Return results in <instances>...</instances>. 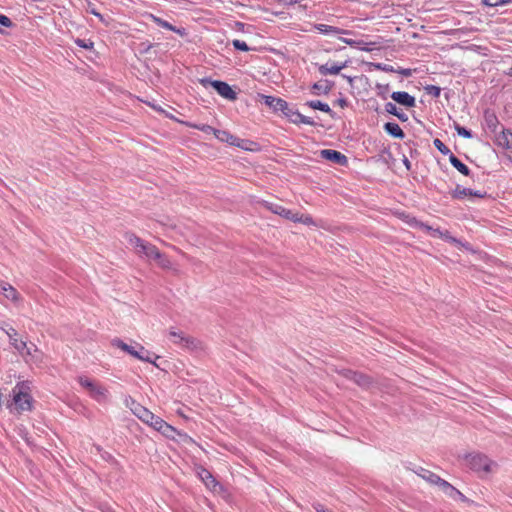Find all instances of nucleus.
I'll use <instances>...</instances> for the list:
<instances>
[{
  "instance_id": "nucleus-1",
  "label": "nucleus",
  "mask_w": 512,
  "mask_h": 512,
  "mask_svg": "<svg viewBox=\"0 0 512 512\" xmlns=\"http://www.w3.org/2000/svg\"><path fill=\"white\" fill-rule=\"evenodd\" d=\"M12 402L7 408L12 413L21 414L33 410L34 399L31 395V383L29 381L18 382L11 391Z\"/></svg>"
},
{
  "instance_id": "nucleus-2",
  "label": "nucleus",
  "mask_w": 512,
  "mask_h": 512,
  "mask_svg": "<svg viewBox=\"0 0 512 512\" xmlns=\"http://www.w3.org/2000/svg\"><path fill=\"white\" fill-rule=\"evenodd\" d=\"M137 254L141 257L144 256L157 261L158 265L162 268H169L171 266L170 260L155 245L149 242L145 241L140 249H138Z\"/></svg>"
},
{
  "instance_id": "nucleus-3",
  "label": "nucleus",
  "mask_w": 512,
  "mask_h": 512,
  "mask_svg": "<svg viewBox=\"0 0 512 512\" xmlns=\"http://www.w3.org/2000/svg\"><path fill=\"white\" fill-rule=\"evenodd\" d=\"M468 467L479 474H487L491 471L493 462L483 454H469L466 456Z\"/></svg>"
},
{
  "instance_id": "nucleus-4",
  "label": "nucleus",
  "mask_w": 512,
  "mask_h": 512,
  "mask_svg": "<svg viewBox=\"0 0 512 512\" xmlns=\"http://www.w3.org/2000/svg\"><path fill=\"white\" fill-rule=\"evenodd\" d=\"M200 82L204 87H213L220 96L227 100L234 101L237 99V93L231 88V86L228 83L224 81L203 78L200 80Z\"/></svg>"
},
{
  "instance_id": "nucleus-5",
  "label": "nucleus",
  "mask_w": 512,
  "mask_h": 512,
  "mask_svg": "<svg viewBox=\"0 0 512 512\" xmlns=\"http://www.w3.org/2000/svg\"><path fill=\"white\" fill-rule=\"evenodd\" d=\"M0 329L5 332V334L8 336L9 338V341H10V344L17 350L19 351L21 354H28L30 355L31 354V351L30 349L27 347V343L25 341H22V340H18L17 339V331L12 327L10 326L8 323L6 322H1L0 323Z\"/></svg>"
},
{
  "instance_id": "nucleus-6",
  "label": "nucleus",
  "mask_w": 512,
  "mask_h": 512,
  "mask_svg": "<svg viewBox=\"0 0 512 512\" xmlns=\"http://www.w3.org/2000/svg\"><path fill=\"white\" fill-rule=\"evenodd\" d=\"M214 136L221 142L228 143L231 146L239 147L245 150H249L248 144L251 142L249 140L241 139L237 136L232 135L227 130H220L217 129V131H214Z\"/></svg>"
},
{
  "instance_id": "nucleus-7",
  "label": "nucleus",
  "mask_w": 512,
  "mask_h": 512,
  "mask_svg": "<svg viewBox=\"0 0 512 512\" xmlns=\"http://www.w3.org/2000/svg\"><path fill=\"white\" fill-rule=\"evenodd\" d=\"M282 114L289 119L293 124H306L310 126H316V122L307 116L302 115L297 109L290 107L287 103V110H284Z\"/></svg>"
},
{
  "instance_id": "nucleus-8",
  "label": "nucleus",
  "mask_w": 512,
  "mask_h": 512,
  "mask_svg": "<svg viewBox=\"0 0 512 512\" xmlns=\"http://www.w3.org/2000/svg\"><path fill=\"white\" fill-rule=\"evenodd\" d=\"M134 414L144 423L147 425L153 427L155 430L159 427V422H162L163 419L159 416L154 415L151 411H149L147 408L138 405L135 410Z\"/></svg>"
},
{
  "instance_id": "nucleus-9",
  "label": "nucleus",
  "mask_w": 512,
  "mask_h": 512,
  "mask_svg": "<svg viewBox=\"0 0 512 512\" xmlns=\"http://www.w3.org/2000/svg\"><path fill=\"white\" fill-rule=\"evenodd\" d=\"M169 335L172 338L174 344L186 348L196 347V339L185 335L183 332L170 330Z\"/></svg>"
},
{
  "instance_id": "nucleus-10",
  "label": "nucleus",
  "mask_w": 512,
  "mask_h": 512,
  "mask_svg": "<svg viewBox=\"0 0 512 512\" xmlns=\"http://www.w3.org/2000/svg\"><path fill=\"white\" fill-rule=\"evenodd\" d=\"M263 103L267 105L274 112H283L287 110V101L282 98L271 96V95H260Z\"/></svg>"
},
{
  "instance_id": "nucleus-11",
  "label": "nucleus",
  "mask_w": 512,
  "mask_h": 512,
  "mask_svg": "<svg viewBox=\"0 0 512 512\" xmlns=\"http://www.w3.org/2000/svg\"><path fill=\"white\" fill-rule=\"evenodd\" d=\"M320 156L327 161L336 163L341 166H346L348 163L347 157L337 150L323 149L320 151Z\"/></svg>"
},
{
  "instance_id": "nucleus-12",
  "label": "nucleus",
  "mask_w": 512,
  "mask_h": 512,
  "mask_svg": "<svg viewBox=\"0 0 512 512\" xmlns=\"http://www.w3.org/2000/svg\"><path fill=\"white\" fill-rule=\"evenodd\" d=\"M260 204L264 208H266L267 210L271 211L272 213H274L276 215H279V216H281L285 219L291 220V221L293 219L294 213L291 210L286 209L285 207H283L279 204L271 203L268 201H261Z\"/></svg>"
},
{
  "instance_id": "nucleus-13",
  "label": "nucleus",
  "mask_w": 512,
  "mask_h": 512,
  "mask_svg": "<svg viewBox=\"0 0 512 512\" xmlns=\"http://www.w3.org/2000/svg\"><path fill=\"white\" fill-rule=\"evenodd\" d=\"M390 97L398 104L407 108H412L416 105L415 97L405 91H395L390 95Z\"/></svg>"
},
{
  "instance_id": "nucleus-14",
  "label": "nucleus",
  "mask_w": 512,
  "mask_h": 512,
  "mask_svg": "<svg viewBox=\"0 0 512 512\" xmlns=\"http://www.w3.org/2000/svg\"><path fill=\"white\" fill-rule=\"evenodd\" d=\"M451 196L454 199H463L466 196L484 198L486 196V192L474 191L471 188H465L461 185H457L456 188L451 192Z\"/></svg>"
},
{
  "instance_id": "nucleus-15",
  "label": "nucleus",
  "mask_w": 512,
  "mask_h": 512,
  "mask_svg": "<svg viewBox=\"0 0 512 512\" xmlns=\"http://www.w3.org/2000/svg\"><path fill=\"white\" fill-rule=\"evenodd\" d=\"M347 66V62H341V63H326L323 65H320L318 68V71L321 75H336L338 74L342 69H344Z\"/></svg>"
},
{
  "instance_id": "nucleus-16",
  "label": "nucleus",
  "mask_w": 512,
  "mask_h": 512,
  "mask_svg": "<svg viewBox=\"0 0 512 512\" xmlns=\"http://www.w3.org/2000/svg\"><path fill=\"white\" fill-rule=\"evenodd\" d=\"M89 395L93 400L100 404L108 402L109 399L108 389L99 383L91 390Z\"/></svg>"
},
{
  "instance_id": "nucleus-17",
  "label": "nucleus",
  "mask_w": 512,
  "mask_h": 512,
  "mask_svg": "<svg viewBox=\"0 0 512 512\" xmlns=\"http://www.w3.org/2000/svg\"><path fill=\"white\" fill-rule=\"evenodd\" d=\"M496 143L503 149H512V132L509 129H502V131L496 135Z\"/></svg>"
},
{
  "instance_id": "nucleus-18",
  "label": "nucleus",
  "mask_w": 512,
  "mask_h": 512,
  "mask_svg": "<svg viewBox=\"0 0 512 512\" xmlns=\"http://www.w3.org/2000/svg\"><path fill=\"white\" fill-rule=\"evenodd\" d=\"M484 125L492 133H497L500 122L493 111L486 110L484 112Z\"/></svg>"
},
{
  "instance_id": "nucleus-19",
  "label": "nucleus",
  "mask_w": 512,
  "mask_h": 512,
  "mask_svg": "<svg viewBox=\"0 0 512 512\" xmlns=\"http://www.w3.org/2000/svg\"><path fill=\"white\" fill-rule=\"evenodd\" d=\"M0 292L8 300L17 302L20 299L18 291L9 283L0 281Z\"/></svg>"
},
{
  "instance_id": "nucleus-20",
  "label": "nucleus",
  "mask_w": 512,
  "mask_h": 512,
  "mask_svg": "<svg viewBox=\"0 0 512 512\" xmlns=\"http://www.w3.org/2000/svg\"><path fill=\"white\" fill-rule=\"evenodd\" d=\"M313 28L319 31L321 34L330 35V34H351L352 32L349 30H345L342 28H338L335 26H330L326 24H313Z\"/></svg>"
},
{
  "instance_id": "nucleus-21",
  "label": "nucleus",
  "mask_w": 512,
  "mask_h": 512,
  "mask_svg": "<svg viewBox=\"0 0 512 512\" xmlns=\"http://www.w3.org/2000/svg\"><path fill=\"white\" fill-rule=\"evenodd\" d=\"M199 476L208 489L216 491V487L222 488L219 482L207 469L202 468L199 472Z\"/></svg>"
},
{
  "instance_id": "nucleus-22",
  "label": "nucleus",
  "mask_w": 512,
  "mask_h": 512,
  "mask_svg": "<svg viewBox=\"0 0 512 512\" xmlns=\"http://www.w3.org/2000/svg\"><path fill=\"white\" fill-rule=\"evenodd\" d=\"M406 223L410 227L419 228L421 230H425V231H428V232H433L434 234H439L440 236H442V232L440 231V229H438V228L437 229H433L431 226H429L426 223H423V222L419 221L415 217L406 216Z\"/></svg>"
},
{
  "instance_id": "nucleus-23",
  "label": "nucleus",
  "mask_w": 512,
  "mask_h": 512,
  "mask_svg": "<svg viewBox=\"0 0 512 512\" xmlns=\"http://www.w3.org/2000/svg\"><path fill=\"white\" fill-rule=\"evenodd\" d=\"M433 485L439 486L441 490L450 498L456 499V494H460V491L458 489H456L446 480L442 479L440 476L438 477V481H435Z\"/></svg>"
},
{
  "instance_id": "nucleus-24",
  "label": "nucleus",
  "mask_w": 512,
  "mask_h": 512,
  "mask_svg": "<svg viewBox=\"0 0 512 512\" xmlns=\"http://www.w3.org/2000/svg\"><path fill=\"white\" fill-rule=\"evenodd\" d=\"M305 106H308L311 109L320 110L322 112H325L329 114L332 118L335 117V112L330 108V106L327 103H324L320 100H309L306 101Z\"/></svg>"
},
{
  "instance_id": "nucleus-25",
  "label": "nucleus",
  "mask_w": 512,
  "mask_h": 512,
  "mask_svg": "<svg viewBox=\"0 0 512 512\" xmlns=\"http://www.w3.org/2000/svg\"><path fill=\"white\" fill-rule=\"evenodd\" d=\"M334 83L329 80L323 82H317L312 85V90L315 95L324 94L327 95L332 90Z\"/></svg>"
},
{
  "instance_id": "nucleus-26",
  "label": "nucleus",
  "mask_w": 512,
  "mask_h": 512,
  "mask_svg": "<svg viewBox=\"0 0 512 512\" xmlns=\"http://www.w3.org/2000/svg\"><path fill=\"white\" fill-rule=\"evenodd\" d=\"M384 130L387 134L394 138L403 139L405 137V133L403 132L401 127L395 122L385 123Z\"/></svg>"
},
{
  "instance_id": "nucleus-27",
  "label": "nucleus",
  "mask_w": 512,
  "mask_h": 512,
  "mask_svg": "<svg viewBox=\"0 0 512 512\" xmlns=\"http://www.w3.org/2000/svg\"><path fill=\"white\" fill-rule=\"evenodd\" d=\"M137 348H138V350H137L138 355L143 357V358H137L138 360H141L143 362L152 363L155 366H157L155 360L159 358L158 355H155L154 353L148 351L141 344H138V343H137Z\"/></svg>"
},
{
  "instance_id": "nucleus-28",
  "label": "nucleus",
  "mask_w": 512,
  "mask_h": 512,
  "mask_svg": "<svg viewBox=\"0 0 512 512\" xmlns=\"http://www.w3.org/2000/svg\"><path fill=\"white\" fill-rule=\"evenodd\" d=\"M384 107L387 113L396 116L400 121H408V115L403 111L399 110L394 103L387 102Z\"/></svg>"
},
{
  "instance_id": "nucleus-29",
  "label": "nucleus",
  "mask_w": 512,
  "mask_h": 512,
  "mask_svg": "<svg viewBox=\"0 0 512 512\" xmlns=\"http://www.w3.org/2000/svg\"><path fill=\"white\" fill-rule=\"evenodd\" d=\"M158 432L167 438L174 439L175 434L181 435L173 426L168 424L166 421L159 422V427L156 428Z\"/></svg>"
},
{
  "instance_id": "nucleus-30",
  "label": "nucleus",
  "mask_w": 512,
  "mask_h": 512,
  "mask_svg": "<svg viewBox=\"0 0 512 512\" xmlns=\"http://www.w3.org/2000/svg\"><path fill=\"white\" fill-rule=\"evenodd\" d=\"M449 161L451 165L464 176L471 175V170L469 169V167L465 165L463 162H461L454 154H450Z\"/></svg>"
},
{
  "instance_id": "nucleus-31",
  "label": "nucleus",
  "mask_w": 512,
  "mask_h": 512,
  "mask_svg": "<svg viewBox=\"0 0 512 512\" xmlns=\"http://www.w3.org/2000/svg\"><path fill=\"white\" fill-rule=\"evenodd\" d=\"M416 473L418 476H420L421 478H423L425 481H427L430 484H434L435 481H438L439 475H437V474L433 473L432 471L427 470L425 468L420 467L416 471Z\"/></svg>"
},
{
  "instance_id": "nucleus-32",
  "label": "nucleus",
  "mask_w": 512,
  "mask_h": 512,
  "mask_svg": "<svg viewBox=\"0 0 512 512\" xmlns=\"http://www.w3.org/2000/svg\"><path fill=\"white\" fill-rule=\"evenodd\" d=\"M125 239L126 241L135 249V252L137 253L138 249L142 246V244L145 242L140 237L136 236L132 232L125 233Z\"/></svg>"
},
{
  "instance_id": "nucleus-33",
  "label": "nucleus",
  "mask_w": 512,
  "mask_h": 512,
  "mask_svg": "<svg viewBox=\"0 0 512 512\" xmlns=\"http://www.w3.org/2000/svg\"><path fill=\"white\" fill-rule=\"evenodd\" d=\"M351 381H353L360 387H364V388L369 387L370 384L372 383V380L369 376H367L363 373L357 372V371H356L355 377H353Z\"/></svg>"
},
{
  "instance_id": "nucleus-34",
  "label": "nucleus",
  "mask_w": 512,
  "mask_h": 512,
  "mask_svg": "<svg viewBox=\"0 0 512 512\" xmlns=\"http://www.w3.org/2000/svg\"><path fill=\"white\" fill-rule=\"evenodd\" d=\"M184 124L189 128L200 130L206 134H210V133L214 134V131H217V129L213 128L212 126H210L208 124H196V123H192V122H184Z\"/></svg>"
},
{
  "instance_id": "nucleus-35",
  "label": "nucleus",
  "mask_w": 512,
  "mask_h": 512,
  "mask_svg": "<svg viewBox=\"0 0 512 512\" xmlns=\"http://www.w3.org/2000/svg\"><path fill=\"white\" fill-rule=\"evenodd\" d=\"M375 89L378 97H380L383 100H386L388 98V93L390 91V85L388 83H376Z\"/></svg>"
},
{
  "instance_id": "nucleus-36",
  "label": "nucleus",
  "mask_w": 512,
  "mask_h": 512,
  "mask_svg": "<svg viewBox=\"0 0 512 512\" xmlns=\"http://www.w3.org/2000/svg\"><path fill=\"white\" fill-rule=\"evenodd\" d=\"M78 382H79V384H80L83 388L87 389V390L89 391V393H90V392H91V390H92L93 388H95V386L98 384L97 382L92 381L91 379H89V378H87V377H85V376H79V377H78Z\"/></svg>"
},
{
  "instance_id": "nucleus-37",
  "label": "nucleus",
  "mask_w": 512,
  "mask_h": 512,
  "mask_svg": "<svg viewBox=\"0 0 512 512\" xmlns=\"http://www.w3.org/2000/svg\"><path fill=\"white\" fill-rule=\"evenodd\" d=\"M433 145L443 155H448L450 157V154H453L451 150L438 138L434 139Z\"/></svg>"
},
{
  "instance_id": "nucleus-38",
  "label": "nucleus",
  "mask_w": 512,
  "mask_h": 512,
  "mask_svg": "<svg viewBox=\"0 0 512 512\" xmlns=\"http://www.w3.org/2000/svg\"><path fill=\"white\" fill-rule=\"evenodd\" d=\"M292 221L293 222L303 223V224H306V225H313L314 224V220H313V218L310 215L298 216V214L294 213Z\"/></svg>"
},
{
  "instance_id": "nucleus-39",
  "label": "nucleus",
  "mask_w": 512,
  "mask_h": 512,
  "mask_svg": "<svg viewBox=\"0 0 512 512\" xmlns=\"http://www.w3.org/2000/svg\"><path fill=\"white\" fill-rule=\"evenodd\" d=\"M454 128L459 136H462L466 139H471L473 137V134L470 130L460 126L459 124H455Z\"/></svg>"
},
{
  "instance_id": "nucleus-40",
  "label": "nucleus",
  "mask_w": 512,
  "mask_h": 512,
  "mask_svg": "<svg viewBox=\"0 0 512 512\" xmlns=\"http://www.w3.org/2000/svg\"><path fill=\"white\" fill-rule=\"evenodd\" d=\"M424 90L427 94L435 97V98H438L440 96V93H441V88L439 86H436V85H426L424 87Z\"/></svg>"
},
{
  "instance_id": "nucleus-41",
  "label": "nucleus",
  "mask_w": 512,
  "mask_h": 512,
  "mask_svg": "<svg viewBox=\"0 0 512 512\" xmlns=\"http://www.w3.org/2000/svg\"><path fill=\"white\" fill-rule=\"evenodd\" d=\"M482 3L488 7H497L500 5L512 3V0H482Z\"/></svg>"
},
{
  "instance_id": "nucleus-42",
  "label": "nucleus",
  "mask_w": 512,
  "mask_h": 512,
  "mask_svg": "<svg viewBox=\"0 0 512 512\" xmlns=\"http://www.w3.org/2000/svg\"><path fill=\"white\" fill-rule=\"evenodd\" d=\"M75 44L78 47L87 49V50H91L94 47V43L91 40H85V39H80V38H77L75 40Z\"/></svg>"
},
{
  "instance_id": "nucleus-43",
  "label": "nucleus",
  "mask_w": 512,
  "mask_h": 512,
  "mask_svg": "<svg viewBox=\"0 0 512 512\" xmlns=\"http://www.w3.org/2000/svg\"><path fill=\"white\" fill-rule=\"evenodd\" d=\"M233 47L236 50L247 52L250 50V47L246 44V42L241 41L239 39H235L232 41Z\"/></svg>"
},
{
  "instance_id": "nucleus-44",
  "label": "nucleus",
  "mask_w": 512,
  "mask_h": 512,
  "mask_svg": "<svg viewBox=\"0 0 512 512\" xmlns=\"http://www.w3.org/2000/svg\"><path fill=\"white\" fill-rule=\"evenodd\" d=\"M373 65L376 69L387 72V73H394L396 71V69L393 66L388 65V64L375 63Z\"/></svg>"
},
{
  "instance_id": "nucleus-45",
  "label": "nucleus",
  "mask_w": 512,
  "mask_h": 512,
  "mask_svg": "<svg viewBox=\"0 0 512 512\" xmlns=\"http://www.w3.org/2000/svg\"><path fill=\"white\" fill-rule=\"evenodd\" d=\"M0 25L3 26V27L10 28L14 24H13L12 20L9 17H7L6 15L0 14Z\"/></svg>"
},
{
  "instance_id": "nucleus-46",
  "label": "nucleus",
  "mask_w": 512,
  "mask_h": 512,
  "mask_svg": "<svg viewBox=\"0 0 512 512\" xmlns=\"http://www.w3.org/2000/svg\"><path fill=\"white\" fill-rule=\"evenodd\" d=\"M138 348H137V345L136 346H131V345H128L125 352L131 356H133L134 358H143L142 356L138 355Z\"/></svg>"
},
{
  "instance_id": "nucleus-47",
  "label": "nucleus",
  "mask_w": 512,
  "mask_h": 512,
  "mask_svg": "<svg viewBox=\"0 0 512 512\" xmlns=\"http://www.w3.org/2000/svg\"><path fill=\"white\" fill-rule=\"evenodd\" d=\"M156 21H157V23H158L161 27H163V28H165V29H168V30H170V31H176L175 27H174L172 24H170L169 22H167V21H165V20H162V19H160V18H156Z\"/></svg>"
},
{
  "instance_id": "nucleus-48",
  "label": "nucleus",
  "mask_w": 512,
  "mask_h": 512,
  "mask_svg": "<svg viewBox=\"0 0 512 512\" xmlns=\"http://www.w3.org/2000/svg\"><path fill=\"white\" fill-rule=\"evenodd\" d=\"M112 345L117 348H120L124 352L128 346V344H126L125 342H123L121 339H118V338L112 340Z\"/></svg>"
},
{
  "instance_id": "nucleus-49",
  "label": "nucleus",
  "mask_w": 512,
  "mask_h": 512,
  "mask_svg": "<svg viewBox=\"0 0 512 512\" xmlns=\"http://www.w3.org/2000/svg\"><path fill=\"white\" fill-rule=\"evenodd\" d=\"M340 374L343 375L346 379L352 380V378L355 377L356 371L344 369L340 371Z\"/></svg>"
},
{
  "instance_id": "nucleus-50",
  "label": "nucleus",
  "mask_w": 512,
  "mask_h": 512,
  "mask_svg": "<svg viewBox=\"0 0 512 512\" xmlns=\"http://www.w3.org/2000/svg\"><path fill=\"white\" fill-rule=\"evenodd\" d=\"M394 73L401 74V75H403L405 77H409V76L412 75V71L409 68H399Z\"/></svg>"
},
{
  "instance_id": "nucleus-51",
  "label": "nucleus",
  "mask_w": 512,
  "mask_h": 512,
  "mask_svg": "<svg viewBox=\"0 0 512 512\" xmlns=\"http://www.w3.org/2000/svg\"><path fill=\"white\" fill-rule=\"evenodd\" d=\"M336 104L339 105L341 108H345L348 106V101L346 98L341 97L336 100Z\"/></svg>"
},
{
  "instance_id": "nucleus-52",
  "label": "nucleus",
  "mask_w": 512,
  "mask_h": 512,
  "mask_svg": "<svg viewBox=\"0 0 512 512\" xmlns=\"http://www.w3.org/2000/svg\"><path fill=\"white\" fill-rule=\"evenodd\" d=\"M340 40L349 46H356L359 44V42L348 38H340Z\"/></svg>"
},
{
  "instance_id": "nucleus-53",
  "label": "nucleus",
  "mask_w": 512,
  "mask_h": 512,
  "mask_svg": "<svg viewBox=\"0 0 512 512\" xmlns=\"http://www.w3.org/2000/svg\"><path fill=\"white\" fill-rule=\"evenodd\" d=\"M314 509L317 511V512H331L329 509H326L322 504L320 503H317L314 505Z\"/></svg>"
},
{
  "instance_id": "nucleus-54",
  "label": "nucleus",
  "mask_w": 512,
  "mask_h": 512,
  "mask_svg": "<svg viewBox=\"0 0 512 512\" xmlns=\"http://www.w3.org/2000/svg\"><path fill=\"white\" fill-rule=\"evenodd\" d=\"M402 162H403L404 166L406 167V169L408 171H410L411 168H412V164H411V162L408 160V158L406 156L403 157Z\"/></svg>"
},
{
  "instance_id": "nucleus-55",
  "label": "nucleus",
  "mask_w": 512,
  "mask_h": 512,
  "mask_svg": "<svg viewBox=\"0 0 512 512\" xmlns=\"http://www.w3.org/2000/svg\"><path fill=\"white\" fill-rule=\"evenodd\" d=\"M90 13L98 17L101 21H103V15L97 12L95 9H91Z\"/></svg>"
},
{
  "instance_id": "nucleus-56",
  "label": "nucleus",
  "mask_w": 512,
  "mask_h": 512,
  "mask_svg": "<svg viewBox=\"0 0 512 512\" xmlns=\"http://www.w3.org/2000/svg\"><path fill=\"white\" fill-rule=\"evenodd\" d=\"M456 498H458L462 502H466L468 500L467 497L461 492H460V494H458V493L456 494Z\"/></svg>"
},
{
  "instance_id": "nucleus-57",
  "label": "nucleus",
  "mask_w": 512,
  "mask_h": 512,
  "mask_svg": "<svg viewBox=\"0 0 512 512\" xmlns=\"http://www.w3.org/2000/svg\"><path fill=\"white\" fill-rule=\"evenodd\" d=\"M104 512H116L114 509H112L111 507H107L106 510H104Z\"/></svg>"
},
{
  "instance_id": "nucleus-58",
  "label": "nucleus",
  "mask_w": 512,
  "mask_h": 512,
  "mask_svg": "<svg viewBox=\"0 0 512 512\" xmlns=\"http://www.w3.org/2000/svg\"><path fill=\"white\" fill-rule=\"evenodd\" d=\"M343 77L347 78V80H348L350 83H351V82H352V80H353V79H352L351 77H349V76H345V75H343Z\"/></svg>"
},
{
  "instance_id": "nucleus-59",
  "label": "nucleus",
  "mask_w": 512,
  "mask_h": 512,
  "mask_svg": "<svg viewBox=\"0 0 512 512\" xmlns=\"http://www.w3.org/2000/svg\"><path fill=\"white\" fill-rule=\"evenodd\" d=\"M507 74L512 76V68L510 69V71Z\"/></svg>"
}]
</instances>
